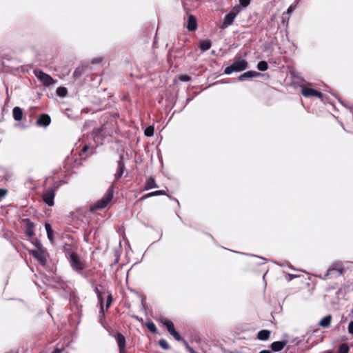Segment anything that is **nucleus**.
<instances>
[{
  "label": "nucleus",
  "instance_id": "e433bc0d",
  "mask_svg": "<svg viewBox=\"0 0 353 353\" xmlns=\"http://www.w3.org/2000/svg\"><path fill=\"white\" fill-rule=\"evenodd\" d=\"M170 334L172 335L178 341H181L183 340L182 337L176 330L172 332Z\"/></svg>",
  "mask_w": 353,
  "mask_h": 353
},
{
  "label": "nucleus",
  "instance_id": "9b49d317",
  "mask_svg": "<svg viewBox=\"0 0 353 353\" xmlns=\"http://www.w3.org/2000/svg\"><path fill=\"white\" fill-rule=\"evenodd\" d=\"M119 351L125 350L126 341L125 336L121 333H117L114 336Z\"/></svg>",
  "mask_w": 353,
  "mask_h": 353
},
{
  "label": "nucleus",
  "instance_id": "5701e85b",
  "mask_svg": "<svg viewBox=\"0 0 353 353\" xmlns=\"http://www.w3.org/2000/svg\"><path fill=\"white\" fill-rule=\"evenodd\" d=\"M167 190H157L154 192H150V193H148V194L143 195L140 199L143 200V199L149 198V197L165 194V192Z\"/></svg>",
  "mask_w": 353,
  "mask_h": 353
},
{
  "label": "nucleus",
  "instance_id": "bb28decb",
  "mask_svg": "<svg viewBox=\"0 0 353 353\" xmlns=\"http://www.w3.org/2000/svg\"><path fill=\"white\" fill-rule=\"evenodd\" d=\"M268 68V65L266 61H261L257 63V69L260 71H265Z\"/></svg>",
  "mask_w": 353,
  "mask_h": 353
},
{
  "label": "nucleus",
  "instance_id": "0eeeda50",
  "mask_svg": "<svg viewBox=\"0 0 353 353\" xmlns=\"http://www.w3.org/2000/svg\"><path fill=\"white\" fill-rule=\"evenodd\" d=\"M239 12V10H236V11L233 10L230 13L227 14L224 18L223 23H222L221 28L224 29L226 28L228 26L232 25Z\"/></svg>",
  "mask_w": 353,
  "mask_h": 353
},
{
  "label": "nucleus",
  "instance_id": "6e6552de",
  "mask_svg": "<svg viewBox=\"0 0 353 353\" xmlns=\"http://www.w3.org/2000/svg\"><path fill=\"white\" fill-rule=\"evenodd\" d=\"M301 93L305 97H316L321 99L323 97L321 92L305 86L302 87Z\"/></svg>",
  "mask_w": 353,
  "mask_h": 353
},
{
  "label": "nucleus",
  "instance_id": "9d476101",
  "mask_svg": "<svg viewBox=\"0 0 353 353\" xmlns=\"http://www.w3.org/2000/svg\"><path fill=\"white\" fill-rule=\"evenodd\" d=\"M125 170V164L123 162V157L120 156V159L118 161V168L116 171V173L114 174L115 180L114 182L117 181L121 176H123V172Z\"/></svg>",
  "mask_w": 353,
  "mask_h": 353
},
{
  "label": "nucleus",
  "instance_id": "aec40b11",
  "mask_svg": "<svg viewBox=\"0 0 353 353\" xmlns=\"http://www.w3.org/2000/svg\"><path fill=\"white\" fill-rule=\"evenodd\" d=\"M332 321V316L328 314L324 316L319 322V325L322 327H328Z\"/></svg>",
  "mask_w": 353,
  "mask_h": 353
},
{
  "label": "nucleus",
  "instance_id": "39448f33",
  "mask_svg": "<svg viewBox=\"0 0 353 353\" xmlns=\"http://www.w3.org/2000/svg\"><path fill=\"white\" fill-rule=\"evenodd\" d=\"M36 77L43 83L44 85L49 86L54 83V80L48 74L41 70H34Z\"/></svg>",
  "mask_w": 353,
  "mask_h": 353
},
{
  "label": "nucleus",
  "instance_id": "423d86ee",
  "mask_svg": "<svg viewBox=\"0 0 353 353\" xmlns=\"http://www.w3.org/2000/svg\"><path fill=\"white\" fill-rule=\"evenodd\" d=\"M54 188H50L44 191L43 193V201L49 206H52L54 205Z\"/></svg>",
  "mask_w": 353,
  "mask_h": 353
},
{
  "label": "nucleus",
  "instance_id": "4be33fe9",
  "mask_svg": "<svg viewBox=\"0 0 353 353\" xmlns=\"http://www.w3.org/2000/svg\"><path fill=\"white\" fill-rule=\"evenodd\" d=\"M161 323L166 327L168 332L170 334L175 330L174 323L171 321L167 319H163L161 320Z\"/></svg>",
  "mask_w": 353,
  "mask_h": 353
},
{
  "label": "nucleus",
  "instance_id": "f257e3e1",
  "mask_svg": "<svg viewBox=\"0 0 353 353\" xmlns=\"http://www.w3.org/2000/svg\"><path fill=\"white\" fill-rule=\"evenodd\" d=\"M65 256L67 257L72 270L83 276V270L85 268V261L83 260L76 252L70 253L67 252L65 253Z\"/></svg>",
  "mask_w": 353,
  "mask_h": 353
},
{
  "label": "nucleus",
  "instance_id": "ea45409f",
  "mask_svg": "<svg viewBox=\"0 0 353 353\" xmlns=\"http://www.w3.org/2000/svg\"><path fill=\"white\" fill-rule=\"evenodd\" d=\"M347 330L350 334H353V321L349 323Z\"/></svg>",
  "mask_w": 353,
  "mask_h": 353
},
{
  "label": "nucleus",
  "instance_id": "412c9836",
  "mask_svg": "<svg viewBox=\"0 0 353 353\" xmlns=\"http://www.w3.org/2000/svg\"><path fill=\"white\" fill-rule=\"evenodd\" d=\"M99 288H102V286L101 285L95 286L94 287V292L97 294V298H98L99 301V303L101 304V312H103V314H104L103 307V296H102V293H101V292L99 290Z\"/></svg>",
  "mask_w": 353,
  "mask_h": 353
},
{
  "label": "nucleus",
  "instance_id": "09e8293b",
  "mask_svg": "<svg viewBox=\"0 0 353 353\" xmlns=\"http://www.w3.org/2000/svg\"><path fill=\"white\" fill-rule=\"evenodd\" d=\"M119 353H126V351H125V350H122V351H119Z\"/></svg>",
  "mask_w": 353,
  "mask_h": 353
},
{
  "label": "nucleus",
  "instance_id": "a19ab883",
  "mask_svg": "<svg viewBox=\"0 0 353 353\" xmlns=\"http://www.w3.org/2000/svg\"><path fill=\"white\" fill-rule=\"evenodd\" d=\"M102 61H103V59L101 57H97V58L93 59L91 62L92 64H96V63H101Z\"/></svg>",
  "mask_w": 353,
  "mask_h": 353
},
{
  "label": "nucleus",
  "instance_id": "7ed1b4c3",
  "mask_svg": "<svg viewBox=\"0 0 353 353\" xmlns=\"http://www.w3.org/2000/svg\"><path fill=\"white\" fill-rule=\"evenodd\" d=\"M248 63L245 59H239L230 65L226 67L224 70V73L226 74H230L232 72H239L243 71L248 68Z\"/></svg>",
  "mask_w": 353,
  "mask_h": 353
},
{
  "label": "nucleus",
  "instance_id": "7c9ffc66",
  "mask_svg": "<svg viewBox=\"0 0 353 353\" xmlns=\"http://www.w3.org/2000/svg\"><path fill=\"white\" fill-rule=\"evenodd\" d=\"M332 270H336V271H339L340 272V274H342L343 273V268H342V265L341 264H335L333 268H330L328 270V272H327V274H330V272H332Z\"/></svg>",
  "mask_w": 353,
  "mask_h": 353
},
{
  "label": "nucleus",
  "instance_id": "cd10ccee",
  "mask_svg": "<svg viewBox=\"0 0 353 353\" xmlns=\"http://www.w3.org/2000/svg\"><path fill=\"white\" fill-rule=\"evenodd\" d=\"M293 11V8H292V6H290L288 8V9L287 10L286 12H284L283 13V15H282V21L283 23H288V17L286 18L285 17V15H290Z\"/></svg>",
  "mask_w": 353,
  "mask_h": 353
},
{
  "label": "nucleus",
  "instance_id": "49530a36",
  "mask_svg": "<svg viewBox=\"0 0 353 353\" xmlns=\"http://www.w3.org/2000/svg\"><path fill=\"white\" fill-rule=\"evenodd\" d=\"M259 353H271V352L270 350H262Z\"/></svg>",
  "mask_w": 353,
  "mask_h": 353
},
{
  "label": "nucleus",
  "instance_id": "72a5a7b5",
  "mask_svg": "<svg viewBox=\"0 0 353 353\" xmlns=\"http://www.w3.org/2000/svg\"><path fill=\"white\" fill-rule=\"evenodd\" d=\"M144 133L146 137H152L154 134V128L152 126L148 127Z\"/></svg>",
  "mask_w": 353,
  "mask_h": 353
},
{
  "label": "nucleus",
  "instance_id": "79ce46f5",
  "mask_svg": "<svg viewBox=\"0 0 353 353\" xmlns=\"http://www.w3.org/2000/svg\"><path fill=\"white\" fill-rule=\"evenodd\" d=\"M180 79L182 81H188L190 80V77L188 75H182L180 77Z\"/></svg>",
  "mask_w": 353,
  "mask_h": 353
},
{
  "label": "nucleus",
  "instance_id": "c756f323",
  "mask_svg": "<svg viewBox=\"0 0 353 353\" xmlns=\"http://www.w3.org/2000/svg\"><path fill=\"white\" fill-rule=\"evenodd\" d=\"M349 347L346 343H343L339 346L338 353H348Z\"/></svg>",
  "mask_w": 353,
  "mask_h": 353
},
{
  "label": "nucleus",
  "instance_id": "ddd939ff",
  "mask_svg": "<svg viewBox=\"0 0 353 353\" xmlns=\"http://www.w3.org/2000/svg\"><path fill=\"white\" fill-rule=\"evenodd\" d=\"M259 76H261L260 73H259L256 71L250 70V71H247V72H244L243 74H241L238 77V79L239 81H243L247 79H252V78L257 77Z\"/></svg>",
  "mask_w": 353,
  "mask_h": 353
},
{
  "label": "nucleus",
  "instance_id": "4468645a",
  "mask_svg": "<svg viewBox=\"0 0 353 353\" xmlns=\"http://www.w3.org/2000/svg\"><path fill=\"white\" fill-rule=\"evenodd\" d=\"M187 28L190 31H194L197 28L196 19L194 16L190 15L188 17Z\"/></svg>",
  "mask_w": 353,
  "mask_h": 353
},
{
  "label": "nucleus",
  "instance_id": "f3484780",
  "mask_svg": "<svg viewBox=\"0 0 353 353\" xmlns=\"http://www.w3.org/2000/svg\"><path fill=\"white\" fill-rule=\"evenodd\" d=\"M212 46V42L209 39L201 40L199 43V47L202 52H205Z\"/></svg>",
  "mask_w": 353,
  "mask_h": 353
},
{
  "label": "nucleus",
  "instance_id": "c03bdc74",
  "mask_svg": "<svg viewBox=\"0 0 353 353\" xmlns=\"http://www.w3.org/2000/svg\"><path fill=\"white\" fill-rule=\"evenodd\" d=\"M61 349L56 348L52 353H61Z\"/></svg>",
  "mask_w": 353,
  "mask_h": 353
},
{
  "label": "nucleus",
  "instance_id": "8fccbe9b",
  "mask_svg": "<svg viewBox=\"0 0 353 353\" xmlns=\"http://www.w3.org/2000/svg\"><path fill=\"white\" fill-rule=\"evenodd\" d=\"M351 313H352V314H353V309L352 310Z\"/></svg>",
  "mask_w": 353,
  "mask_h": 353
},
{
  "label": "nucleus",
  "instance_id": "58836bf2",
  "mask_svg": "<svg viewBox=\"0 0 353 353\" xmlns=\"http://www.w3.org/2000/svg\"><path fill=\"white\" fill-rule=\"evenodd\" d=\"M6 190L0 188V201L6 196Z\"/></svg>",
  "mask_w": 353,
  "mask_h": 353
},
{
  "label": "nucleus",
  "instance_id": "b1692460",
  "mask_svg": "<svg viewBox=\"0 0 353 353\" xmlns=\"http://www.w3.org/2000/svg\"><path fill=\"white\" fill-rule=\"evenodd\" d=\"M270 332L267 330H263L258 332L257 337L261 341H266L269 339Z\"/></svg>",
  "mask_w": 353,
  "mask_h": 353
},
{
  "label": "nucleus",
  "instance_id": "20e7f679",
  "mask_svg": "<svg viewBox=\"0 0 353 353\" xmlns=\"http://www.w3.org/2000/svg\"><path fill=\"white\" fill-rule=\"evenodd\" d=\"M32 255L37 259L39 263L45 266L47 263L46 251L42 248L41 243H38V249L31 251Z\"/></svg>",
  "mask_w": 353,
  "mask_h": 353
},
{
  "label": "nucleus",
  "instance_id": "393cba45",
  "mask_svg": "<svg viewBox=\"0 0 353 353\" xmlns=\"http://www.w3.org/2000/svg\"><path fill=\"white\" fill-rule=\"evenodd\" d=\"M46 230L47 232L48 238L49 240L52 242L53 241V230L51 228V225L49 223L45 224Z\"/></svg>",
  "mask_w": 353,
  "mask_h": 353
},
{
  "label": "nucleus",
  "instance_id": "f704fd0d",
  "mask_svg": "<svg viewBox=\"0 0 353 353\" xmlns=\"http://www.w3.org/2000/svg\"><path fill=\"white\" fill-rule=\"evenodd\" d=\"M112 303V296L111 294H109L107 296V300H106V303H105L106 310H108L110 307Z\"/></svg>",
  "mask_w": 353,
  "mask_h": 353
},
{
  "label": "nucleus",
  "instance_id": "a211bd4d",
  "mask_svg": "<svg viewBox=\"0 0 353 353\" xmlns=\"http://www.w3.org/2000/svg\"><path fill=\"white\" fill-rule=\"evenodd\" d=\"M154 188H158L154 179L152 176L148 178L145 183L144 190H148Z\"/></svg>",
  "mask_w": 353,
  "mask_h": 353
},
{
  "label": "nucleus",
  "instance_id": "de8ad7c7",
  "mask_svg": "<svg viewBox=\"0 0 353 353\" xmlns=\"http://www.w3.org/2000/svg\"><path fill=\"white\" fill-rule=\"evenodd\" d=\"M290 277V279H292V278L295 277V276L292 275V274H289Z\"/></svg>",
  "mask_w": 353,
  "mask_h": 353
},
{
  "label": "nucleus",
  "instance_id": "f03ea898",
  "mask_svg": "<svg viewBox=\"0 0 353 353\" xmlns=\"http://www.w3.org/2000/svg\"><path fill=\"white\" fill-rule=\"evenodd\" d=\"M114 195V183L108 188L104 196L91 207L92 210L105 208L112 201Z\"/></svg>",
  "mask_w": 353,
  "mask_h": 353
},
{
  "label": "nucleus",
  "instance_id": "a18cd8bd",
  "mask_svg": "<svg viewBox=\"0 0 353 353\" xmlns=\"http://www.w3.org/2000/svg\"><path fill=\"white\" fill-rule=\"evenodd\" d=\"M88 149H89V146H88V145H84V146H83V148H82V151H83V152H86V151H88Z\"/></svg>",
  "mask_w": 353,
  "mask_h": 353
},
{
  "label": "nucleus",
  "instance_id": "37998d69",
  "mask_svg": "<svg viewBox=\"0 0 353 353\" xmlns=\"http://www.w3.org/2000/svg\"><path fill=\"white\" fill-rule=\"evenodd\" d=\"M187 348H188V350L190 353H196L195 351L192 347H190V346L188 345Z\"/></svg>",
  "mask_w": 353,
  "mask_h": 353
},
{
  "label": "nucleus",
  "instance_id": "473e14b6",
  "mask_svg": "<svg viewBox=\"0 0 353 353\" xmlns=\"http://www.w3.org/2000/svg\"><path fill=\"white\" fill-rule=\"evenodd\" d=\"M159 344L163 350H168L170 347L168 342L163 339L159 341Z\"/></svg>",
  "mask_w": 353,
  "mask_h": 353
},
{
  "label": "nucleus",
  "instance_id": "a878e982",
  "mask_svg": "<svg viewBox=\"0 0 353 353\" xmlns=\"http://www.w3.org/2000/svg\"><path fill=\"white\" fill-rule=\"evenodd\" d=\"M56 93L60 97H65L68 94V90L65 87H59L56 90Z\"/></svg>",
  "mask_w": 353,
  "mask_h": 353
},
{
  "label": "nucleus",
  "instance_id": "c85d7f7f",
  "mask_svg": "<svg viewBox=\"0 0 353 353\" xmlns=\"http://www.w3.org/2000/svg\"><path fill=\"white\" fill-rule=\"evenodd\" d=\"M103 133V127L94 128L92 130V134L94 135V138L98 139L100 135Z\"/></svg>",
  "mask_w": 353,
  "mask_h": 353
},
{
  "label": "nucleus",
  "instance_id": "dca6fc26",
  "mask_svg": "<svg viewBox=\"0 0 353 353\" xmlns=\"http://www.w3.org/2000/svg\"><path fill=\"white\" fill-rule=\"evenodd\" d=\"M286 343L285 341L273 342L271 344V349L274 352L280 351L286 345Z\"/></svg>",
  "mask_w": 353,
  "mask_h": 353
},
{
  "label": "nucleus",
  "instance_id": "1a4fd4ad",
  "mask_svg": "<svg viewBox=\"0 0 353 353\" xmlns=\"http://www.w3.org/2000/svg\"><path fill=\"white\" fill-rule=\"evenodd\" d=\"M22 222L24 223L25 226H26V234L28 236V237H32L34 235V224L33 222H32L30 221V219H24L22 220Z\"/></svg>",
  "mask_w": 353,
  "mask_h": 353
},
{
  "label": "nucleus",
  "instance_id": "c9c22d12",
  "mask_svg": "<svg viewBox=\"0 0 353 353\" xmlns=\"http://www.w3.org/2000/svg\"><path fill=\"white\" fill-rule=\"evenodd\" d=\"M170 334L172 335L178 341H181L183 340L182 337L176 330L172 332Z\"/></svg>",
  "mask_w": 353,
  "mask_h": 353
},
{
  "label": "nucleus",
  "instance_id": "6ab92c4d",
  "mask_svg": "<svg viewBox=\"0 0 353 353\" xmlns=\"http://www.w3.org/2000/svg\"><path fill=\"white\" fill-rule=\"evenodd\" d=\"M13 118L15 121H19L23 117V111L19 107H14L12 110Z\"/></svg>",
  "mask_w": 353,
  "mask_h": 353
},
{
  "label": "nucleus",
  "instance_id": "f8f14e48",
  "mask_svg": "<svg viewBox=\"0 0 353 353\" xmlns=\"http://www.w3.org/2000/svg\"><path fill=\"white\" fill-rule=\"evenodd\" d=\"M51 122L50 117L46 114H42L40 115L37 121V124L39 126L47 127Z\"/></svg>",
  "mask_w": 353,
  "mask_h": 353
},
{
  "label": "nucleus",
  "instance_id": "4c0bfd02",
  "mask_svg": "<svg viewBox=\"0 0 353 353\" xmlns=\"http://www.w3.org/2000/svg\"><path fill=\"white\" fill-rule=\"evenodd\" d=\"M239 4L242 7L246 8L247 6H248L250 5L251 0H239Z\"/></svg>",
  "mask_w": 353,
  "mask_h": 353
},
{
  "label": "nucleus",
  "instance_id": "2eb2a0df",
  "mask_svg": "<svg viewBox=\"0 0 353 353\" xmlns=\"http://www.w3.org/2000/svg\"><path fill=\"white\" fill-rule=\"evenodd\" d=\"M87 70V65H79L78 66L73 72V77L77 79L80 78Z\"/></svg>",
  "mask_w": 353,
  "mask_h": 353
},
{
  "label": "nucleus",
  "instance_id": "2f4dec72",
  "mask_svg": "<svg viewBox=\"0 0 353 353\" xmlns=\"http://www.w3.org/2000/svg\"><path fill=\"white\" fill-rule=\"evenodd\" d=\"M146 327L149 330L150 332H151L152 333L157 332V327L154 323H152V322L147 323Z\"/></svg>",
  "mask_w": 353,
  "mask_h": 353
},
{
  "label": "nucleus",
  "instance_id": "3c124183",
  "mask_svg": "<svg viewBox=\"0 0 353 353\" xmlns=\"http://www.w3.org/2000/svg\"><path fill=\"white\" fill-rule=\"evenodd\" d=\"M327 353H331V352H328Z\"/></svg>",
  "mask_w": 353,
  "mask_h": 353
}]
</instances>
